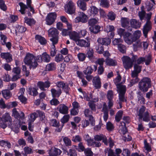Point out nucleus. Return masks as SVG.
I'll use <instances>...</instances> for the list:
<instances>
[{"mask_svg": "<svg viewBox=\"0 0 156 156\" xmlns=\"http://www.w3.org/2000/svg\"><path fill=\"white\" fill-rule=\"evenodd\" d=\"M37 58L35 59V57L32 54L28 53L24 59V62L27 65L29 66L31 69H34L37 66Z\"/></svg>", "mask_w": 156, "mask_h": 156, "instance_id": "nucleus-1", "label": "nucleus"}, {"mask_svg": "<svg viewBox=\"0 0 156 156\" xmlns=\"http://www.w3.org/2000/svg\"><path fill=\"white\" fill-rule=\"evenodd\" d=\"M139 87L142 91L146 92L151 86V79L147 77L143 78L139 83Z\"/></svg>", "mask_w": 156, "mask_h": 156, "instance_id": "nucleus-2", "label": "nucleus"}, {"mask_svg": "<svg viewBox=\"0 0 156 156\" xmlns=\"http://www.w3.org/2000/svg\"><path fill=\"white\" fill-rule=\"evenodd\" d=\"M2 122H8L9 125L11 126V128L13 129H17L18 128L19 126L18 123H15V121L14 122V124L12 125V120L11 117L10 116L9 114L8 113H5L0 118Z\"/></svg>", "mask_w": 156, "mask_h": 156, "instance_id": "nucleus-3", "label": "nucleus"}, {"mask_svg": "<svg viewBox=\"0 0 156 156\" xmlns=\"http://www.w3.org/2000/svg\"><path fill=\"white\" fill-rule=\"evenodd\" d=\"M145 108L143 106H142L137 113V116H139V120L143 119L144 121L148 122L149 120V114L147 111L145 112Z\"/></svg>", "mask_w": 156, "mask_h": 156, "instance_id": "nucleus-4", "label": "nucleus"}, {"mask_svg": "<svg viewBox=\"0 0 156 156\" xmlns=\"http://www.w3.org/2000/svg\"><path fill=\"white\" fill-rule=\"evenodd\" d=\"M152 15L151 12L147 14L146 18L147 19V22L144 27L143 29V33L145 37L147 36L148 32L151 29V22L150 21Z\"/></svg>", "mask_w": 156, "mask_h": 156, "instance_id": "nucleus-5", "label": "nucleus"}, {"mask_svg": "<svg viewBox=\"0 0 156 156\" xmlns=\"http://www.w3.org/2000/svg\"><path fill=\"white\" fill-rule=\"evenodd\" d=\"M48 33L52 37L50 39V40L52 42V44H57L58 41V33L57 30L55 28H51L48 30Z\"/></svg>", "mask_w": 156, "mask_h": 156, "instance_id": "nucleus-6", "label": "nucleus"}, {"mask_svg": "<svg viewBox=\"0 0 156 156\" xmlns=\"http://www.w3.org/2000/svg\"><path fill=\"white\" fill-rule=\"evenodd\" d=\"M27 4V6L26 5L22 2H20L19 5L20 7V9L19 11L22 14H24L25 13V9L27 8L28 7L30 8V11L32 12L33 13H34V8L31 6V0H26Z\"/></svg>", "mask_w": 156, "mask_h": 156, "instance_id": "nucleus-7", "label": "nucleus"}, {"mask_svg": "<svg viewBox=\"0 0 156 156\" xmlns=\"http://www.w3.org/2000/svg\"><path fill=\"white\" fill-rule=\"evenodd\" d=\"M65 12L69 14H72L75 13L76 7L74 3L71 0L69 1L64 6Z\"/></svg>", "mask_w": 156, "mask_h": 156, "instance_id": "nucleus-8", "label": "nucleus"}, {"mask_svg": "<svg viewBox=\"0 0 156 156\" xmlns=\"http://www.w3.org/2000/svg\"><path fill=\"white\" fill-rule=\"evenodd\" d=\"M122 60L124 67L126 69H129L132 67L133 63L131 58L128 56H125L122 58Z\"/></svg>", "mask_w": 156, "mask_h": 156, "instance_id": "nucleus-9", "label": "nucleus"}, {"mask_svg": "<svg viewBox=\"0 0 156 156\" xmlns=\"http://www.w3.org/2000/svg\"><path fill=\"white\" fill-rule=\"evenodd\" d=\"M88 17L83 12H78V16L75 20V23L81 22L85 23L87 21Z\"/></svg>", "mask_w": 156, "mask_h": 156, "instance_id": "nucleus-10", "label": "nucleus"}, {"mask_svg": "<svg viewBox=\"0 0 156 156\" xmlns=\"http://www.w3.org/2000/svg\"><path fill=\"white\" fill-rule=\"evenodd\" d=\"M124 38L125 41L129 44H131L136 41V38L133 35L129 32H126L124 34Z\"/></svg>", "mask_w": 156, "mask_h": 156, "instance_id": "nucleus-11", "label": "nucleus"}, {"mask_svg": "<svg viewBox=\"0 0 156 156\" xmlns=\"http://www.w3.org/2000/svg\"><path fill=\"white\" fill-rule=\"evenodd\" d=\"M56 17V14L54 12H51L48 14L45 19L47 24L50 25L55 22Z\"/></svg>", "mask_w": 156, "mask_h": 156, "instance_id": "nucleus-12", "label": "nucleus"}, {"mask_svg": "<svg viewBox=\"0 0 156 156\" xmlns=\"http://www.w3.org/2000/svg\"><path fill=\"white\" fill-rule=\"evenodd\" d=\"M37 61L38 62H48L50 61V55L46 52L43 53L41 55H38L37 57Z\"/></svg>", "mask_w": 156, "mask_h": 156, "instance_id": "nucleus-13", "label": "nucleus"}, {"mask_svg": "<svg viewBox=\"0 0 156 156\" xmlns=\"http://www.w3.org/2000/svg\"><path fill=\"white\" fill-rule=\"evenodd\" d=\"M119 89H117V91L119 93V101L124 102L126 101V99L125 98V94L126 91V87H124L120 88L119 86H118Z\"/></svg>", "mask_w": 156, "mask_h": 156, "instance_id": "nucleus-14", "label": "nucleus"}, {"mask_svg": "<svg viewBox=\"0 0 156 156\" xmlns=\"http://www.w3.org/2000/svg\"><path fill=\"white\" fill-rule=\"evenodd\" d=\"M51 83L47 80L44 82L42 81H39L37 83V86L41 90H45V88H48L50 86Z\"/></svg>", "mask_w": 156, "mask_h": 156, "instance_id": "nucleus-15", "label": "nucleus"}, {"mask_svg": "<svg viewBox=\"0 0 156 156\" xmlns=\"http://www.w3.org/2000/svg\"><path fill=\"white\" fill-rule=\"evenodd\" d=\"M12 115L17 119H23L24 118V114L22 112H19L16 110V109L14 108L12 111Z\"/></svg>", "mask_w": 156, "mask_h": 156, "instance_id": "nucleus-16", "label": "nucleus"}, {"mask_svg": "<svg viewBox=\"0 0 156 156\" xmlns=\"http://www.w3.org/2000/svg\"><path fill=\"white\" fill-rule=\"evenodd\" d=\"M76 44L82 47H88L90 46V41L88 40L79 39L77 41Z\"/></svg>", "mask_w": 156, "mask_h": 156, "instance_id": "nucleus-17", "label": "nucleus"}, {"mask_svg": "<svg viewBox=\"0 0 156 156\" xmlns=\"http://www.w3.org/2000/svg\"><path fill=\"white\" fill-rule=\"evenodd\" d=\"M94 139L95 140L98 141L102 140L103 142L105 145H107L108 144V142L106 137L105 135L103 134L100 135H97L95 136L94 137Z\"/></svg>", "mask_w": 156, "mask_h": 156, "instance_id": "nucleus-18", "label": "nucleus"}, {"mask_svg": "<svg viewBox=\"0 0 156 156\" xmlns=\"http://www.w3.org/2000/svg\"><path fill=\"white\" fill-rule=\"evenodd\" d=\"M69 37L70 39L74 41L76 43L80 39L78 33L74 31H71L69 33Z\"/></svg>", "mask_w": 156, "mask_h": 156, "instance_id": "nucleus-19", "label": "nucleus"}, {"mask_svg": "<svg viewBox=\"0 0 156 156\" xmlns=\"http://www.w3.org/2000/svg\"><path fill=\"white\" fill-rule=\"evenodd\" d=\"M0 38L2 44L3 45H5L6 47L8 49H9L11 48V43L9 42L6 43V37L4 35L0 34Z\"/></svg>", "mask_w": 156, "mask_h": 156, "instance_id": "nucleus-20", "label": "nucleus"}, {"mask_svg": "<svg viewBox=\"0 0 156 156\" xmlns=\"http://www.w3.org/2000/svg\"><path fill=\"white\" fill-rule=\"evenodd\" d=\"M130 24L131 27L135 29H137L140 27L141 23L139 20L136 19H132L130 21Z\"/></svg>", "mask_w": 156, "mask_h": 156, "instance_id": "nucleus-21", "label": "nucleus"}, {"mask_svg": "<svg viewBox=\"0 0 156 156\" xmlns=\"http://www.w3.org/2000/svg\"><path fill=\"white\" fill-rule=\"evenodd\" d=\"M139 73L135 71H132L131 72V77L132 79L131 80V83L134 84L137 83L139 80L138 78V74Z\"/></svg>", "mask_w": 156, "mask_h": 156, "instance_id": "nucleus-22", "label": "nucleus"}, {"mask_svg": "<svg viewBox=\"0 0 156 156\" xmlns=\"http://www.w3.org/2000/svg\"><path fill=\"white\" fill-rule=\"evenodd\" d=\"M58 111L61 113L66 114L68 113V108L64 104H60L58 107Z\"/></svg>", "mask_w": 156, "mask_h": 156, "instance_id": "nucleus-23", "label": "nucleus"}, {"mask_svg": "<svg viewBox=\"0 0 156 156\" xmlns=\"http://www.w3.org/2000/svg\"><path fill=\"white\" fill-rule=\"evenodd\" d=\"M93 111H91L89 108H86L85 109L84 111V113L85 116L89 118V120L93 122L94 118L92 115Z\"/></svg>", "mask_w": 156, "mask_h": 156, "instance_id": "nucleus-24", "label": "nucleus"}, {"mask_svg": "<svg viewBox=\"0 0 156 156\" xmlns=\"http://www.w3.org/2000/svg\"><path fill=\"white\" fill-rule=\"evenodd\" d=\"M0 56L2 58L5 59L7 62H10L12 60V55L9 53H1Z\"/></svg>", "mask_w": 156, "mask_h": 156, "instance_id": "nucleus-25", "label": "nucleus"}, {"mask_svg": "<svg viewBox=\"0 0 156 156\" xmlns=\"http://www.w3.org/2000/svg\"><path fill=\"white\" fill-rule=\"evenodd\" d=\"M61 152H62L60 149L54 147L49 151V156H57V155H60Z\"/></svg>", "mask_w": 156, "mask_h": 156, "instance_id": "nucleus-26", "label": "nucleus"}, {"mask_svg": "<svg viewBox=\"0 0 156 156\" xmlns=\"http://www.w3.org/2000/svg\"><path fill=\"white\" fill-rule=\"evenodd\" d=\"M93 85L96 88H99L101 86V83L100 78L98 76L94 77L93 80Z\"/></svg>", "mask_w": 156, "mask_h": 156, "instance_id": "nucleus-27", "label": "nucleus"}, {"mask_svg": "<svg viewBox=\"0 0 156 156\" xmlns=\"http://www.w3.org/2000/svg\"><path fill=\"white\" fill-rule=\"evenodd\" d=\"M98 42L101 44L108 45L111 43V40L109 38H99L97 40Z\"/></svg>", "mask_w": 156, "mask_h": 156, "instance_id": "nucleus-28", "label": "nucleus"}, {"mask_svg": "<svg viewBox=\"0 0 156 156\" xmlns=\"http://www.w3.org/2000/svg\"><path fill=\"white\" fill-rule=\"evenodd\" d=\"M118 76H117L116 78L114 80V82L115 84L116 85L117 89H118L119 88L118 86H119L120 88H122L123 86L126 87L124 85H123L122 83H118L121 80V77L120 75L119 74V73L118 72Z\"/></svg>", "mask_w": 156, "mask_h": 156, "instance_id": "nucleus-29", "label": "nucleus"}, {"mask_svg": "<svg viewBox=\"0 0 156 156\" xmlns=\"http://www.w3.org/2000/svg\"><path fill=\"white\" fill-rule=\"evenodd\" d=\"M52 96L53 98H58L62 93V91L61 89H59L58 90L54 88H52L51 90Z\"/></svg>", "mask_w": 156, "mask_h": 156, "instance_id": "nucleus-30", "label": "nucleus"}, {"mask_svg": "<svg viewBox=\"0 0 156 156\" xmlns=\"http://www.w3.org/2000/svg\"><path fill=\"white\" fill-rule=\"evenodd\" d=\"M77 5L82 10L84 11L86 10V4L85 2L83 0H79L77 2Z\"/></svg>", "mask_w": 156, "mask_h": 156, "instance_id": "nucleus-31", "label": "nucleus"}, {"mask_svg": "<svg viewBox=\"0 0 156 156\" xmlns=\"http://www.w3.org/2000/svg\"><path fill=\"white\" fill-rule=\"evenodd\" d=\"M89 11L90 16H94L98 15V9L95 6H92L90 7Z\"/></svg>", "mask_w": 156, "mask_h": 156, "instance_id": "nucleus-32", "label": "nucleus"}, {"mask_svg": "<svg viewBox=\"0 0 156 156\" xmlns=\"http://www.w3.org/2000/svg\"><path fill=\"white\" fill-rule=\"evenodd\" d=\"M130 20L127 18H122L121 22L122 26L123 27H126L129 26Z\"/></svg>", "mask_w": 156, "mask_h": 156, "instance_id": "nucleus-33", "label": "nucleus"}, {"mask_svg": "<svg viewBox=\"0 0 156 156\" xmlns=\"http://www.w3.org/2000/svg\"><path fill=\"white\" fill-rule=\"evenodd\" d=\"M105 156H117L113 151L109 148H107L104 151Z\"/></svg>", "mask_w": 156, "mask_h": 156, "instance_id": "nucleus-34", "label": "nucleus"}, {"mask_svg": "<svg viewBox=\"0 0 156 156\" xmlns=\"http://www.w3.org/2000/svg\"><path fill=\"white\" fill-rule=\"evenodd\" d=\"M27 90L29 94L34 96L37 95L38 94L37 90L35 87H30Z\"/></svg>", "mask_w": 156, "mask_h": 156, "instance_id": "nucleus-35", "label": "nucleus"}, {"mask_svg": "<svg viewBox=\"0 0 156 156\" xmlns=\"http://www.w3.org/2000/svg\"><path fill=\"white\" fill-rule=\"evenodd\" d=\"M100 26L96 25L94 27H91L89 28V30L91 33L96 34L98 33L100 31Z\"/></svg>", "mask_w": 156, "mask_h": 156, "instance_id": "nucleus-36", "label": "nucleus"}, {"mask_svg": "<svg viewBox=\"0 0 156 156\" xmlns=\"http://www.w3.org/2000/svg\"><path fill=\"white\" fill-rule=\"evenodd\" d=\"M105 62L106 64L109 66H114L116 65V62L115 60L109 58H107L105 59Z\"/></svg>", "mask_w": 156, "mask_h": 156, "instance_id": "nucleus-37", "label": "nucleus"}, {"mask_svg": "<svg viewBox=\"0 0 156 156\" xmlns=\"http://www.w3.org/2000/svg\"><path fill=\"white\" fill-rule=\"evenodd\" d=\"M35 38L41 44L44 45L47 43V42L46 39L41 36L36 35Z\"/></svg>", "mask_w": 156, "mask_h": 156, "instance_id": "nucleus-38", "label": "nucleus"}, {"mask_svg": "<svg viewBox=\"0 0 156 156\" xmlns=\"http://www.w3.org/2000/svg\"><path fill=\"white\" fill-rule=\"evenodd\" d=\"M2 94L3 97L6 99H9L11 97V92L8 90H3L2 91Z\"/></svg>", "mask_w": 156, "mask_h": 156, "instance_id": "nucleus-39", "label": "nucleus"}, {"mask_svg": "<svg viewBox=\"0 0 156 156\" xmlns=\"http://www.w3.org/2000/svg\"><path fill=\"white\" fill-rule=\"evenodd\" d=\"M100 2V5L102 7L108 8L110 5L108 1L107 0H99Z\"/></svg>", "mask_w": 156, "mask_h": 156, "instance_id": "nucleus-40", "label": "nucleus"}, {"mask_svg": "<svg viewBox=\"0 0 156 156\" xmlns=\"http://www.w3.org/2000/svg\"><path fill=\"white\" fill-rule=\"evenodd\" d=\"M46 69L48 71H53L55 69L56 65L54 62H51L47 64L46 66Z\"/></svg>", "mask_w": 156, "mask_h": 156, "instance_id": "nucleus-41", "label": "nucleus"}, {"mask_svg": "<svg viewBox=\"0 0 156 156\" xmlns=\"http://www.w3.org/2000/svg\"><path fill=\"white\" fill-rule=\"evenodd\" d=\"M25 19V23L30 26L34 25L36 23V21L33 19H30L26 17Z\"/></svg>", "mask_w": 156, "mask_h": 156, "instance_id": "nucleus-42", "label": "nucleus"}, {"mask_svg": "<svg viewBox=\"0 0 156 156\" xmlns=\"http://www.w3.org/2000/svg\"><path fill=\"white\" fill-rule=\"evenodd\" d=\"M0 145L2 147H5L7 146L9 148H11V144L9 142L2 140L0 141Z\"/></svg>", "mask_w": 156, "mask_h": 156, "instance_id": "nucleus-43", "label": "nucleus"}, {"mask_svg": "<svg viewBox=\"0 0 156 156\" xmlns=\"http://www.w3.org/2000/svg\"><path fill=\"white\" fill-rule=\"evenodd\" d=\"M123 114V112L120 110L116 114L115 117V119L116 122H119L122 119Z\"/></svg>", "mask_w": 156, "mask_h": 156, "instance_id": "nucleus-44", "label": "nucleus"}, {"mask_svg": "<svg viewBox=\"0 0 156 156\" xmlns=\"http://www.w3.org/2000/svg\"><path fill=\"white\" fill-rule=\"evenodd\" d=\"M137 94L138 101H140L141 103L144 104V103L145 99L143 97L142 93L139 91L138 92Z\"/></svg>", "mask_w": 156, "mask_h": 156, "instance_id": "nucleus-45", "label": "nucleus"}, {"mask_svg": "<svg viewBox=\"0 0 156 156\" xmlns=\"http://www.w3.org/2000/svg\"><path fill=\"white\" fill-rule=\"evenodd\" d=\"M98 18H92L90 19L88 21L89 25L93 27V26L96 24L98 22Z\"/></svg>", "mask_w": 156, "mask_h": 156, "instance_id": "nucleus-46", "label": "nucleus"}, {"mask_svg": "<svg viewBox=\"0 0 156 156\" xmlns=\"http://www.w3.org/2000/svg\"><path fill=\"white\" fill-rule=\"evenodd\" d=\"M88 105L89 107L91 109V111L93 112H95L96 111V105L93 101H90L88 103Z\"/></svg>", "mask_w": 156, "mask_h": 156, "instance_id": "nucleus-47", "label": "nucleus"}, {"mask_svg": "<svg viewBox=\"0 0 156 156\" xmlns=\"http://www.w3.org/2000/svg\"><path fill=\"white\" fill-rule=\"evenodd\" d=\"M119 50L121 53H125L126 52V47L123 44H119L118 46Z\"/></svg>", "mask_w": 156, "mask_h": 156, "instance_id": "nucleus-48", "label": "nucleus"}, {"mask_svg": "<svg viewBox=\"0 0 156 156\" xmlns=\"http://www.w3.org/2000/svg\"><path fill=\"white\" fill-rule=\"evenodd\" d=\"M144 62L146 65H148L151 60V56L150 55H146L144 57Z\"/></svg>", "mask_w": 156, "mask_h": 156, "instance_id": "nucleus-49", "label": "nucleus"}, {"mask_svg": "<svg viewBox=\"0 0 156 156\" xmlns=\"http://www.w3.org/2000/svg\"><path fill=\"white\" fill-rule=\"evenodd\" d=\"M120 124L122 128L121 129V131L123 134H125L127 132V129L126 126V124L125 122H121Z\"/></svg>", "mask_w": 156, "mask_h": 156, "instance_id": "nucleus-50", "label": "nucleus"}, {"mask_svg": "<svg viewBox=\"0 0 156 156\" xmlns=\"http://www.w3.org/2000/svg\"><path fill=\"white\" fill-rule=\"evenodd\" d=\"M63 140L66 146H69L71 145V142L70 140L66 137H62Z\"/></svg>", "mask_w": 156, "mask_h": 156, "instance_id": "nucleus-51", "label": "nucleus"}, {"mask_svg": "<svg viewBox=\"0 0 156 156\" xmlns=\"http://www.w3.org/2000/svg\"><path fill=\"white\" fill-rule=\"evenodd\" d=\"M93 70L91 66H88L86 70H84L83 72L86 75H90L92 73Z\"/></svg>", "mask_w": 156, "mask_h": 156, "instance_id": "nucleus-52", "label": "nucleus"}, {"mask_svg": "<svg viewBox=\"0 0 156 156\" xmlns=\"http://www.w3.org/2000/svg\"><path fill=\"white\" fill-rule=\"evenodd\" d=\"M84 138L87 141L88 145L92 142L93 141V139H91L88 134L85 135L84 136Z\"/></svg>", "mask_w": 156, "mask_h": 156, "instance_id": "nucleus-53", "label": "nucleus"}, {"mask_svg": "<svg viewBox=\"0 0 156 156\" xmlns=\"http://www.w3.org/2000/svg\"><path fill=\"white\" fill-rule=\"evenodd\" d=\"M106 128L108 131H112L114 128L113 124L110 122H108L106 124Z\"/></svg>", "mask_w": 156, "mask_h": 156, "instance_id": "nucleus-54", "label": "nucleus"}, {"mask_svg": "<svg viewBox=\"0 0 156 156\" xmlns=\"http://www.w3.org/2000/svg\"><path fill=\"white\" fill-rule=\"evenodd\" d=\"M105 30L107 32H112L114 30V27L112 25H107L105 28Z\"/></svg>", "mask_w": 156, "mask_h": 156, "instance_id": "nucleus-55", "label": "nucleus"}, {"mask_svg": "<svg viewBox=\"0 0 156 156\" xmlns=\"http://www.w3.org/2000/svg\"><path fill=\"white\" fill-rule=\"evenodd\" d=\"M144 148H145L146 150H147V153H148L151 150V147L149 144L147 143L146 140H144Z\"/></svg>", "mask_w": 156, "mask_h": 156, "instance_id": "nucleus-56", "label": "nucleus"}, {"mask_svg": "<svg viewBox=\"0 0 156 156\" xmlns=\"http://www.w3.org/2000/svg\"><path fill=\"white\" fill-rule=\"evenodd\" d=\"M108 19L111 20H114L115 18V13L112 12H110L108 15Z\"/></svg>", "mask_w": 156, "mask_h": 156, "instance_id": "nucleus-57", "label": "nucleus"}, {"mask_svg": "<svg viewBox=\"0 0 156 156\" xmlns=\"http://www.w3.org/2000/svg\"><path fill=\"white\" fill-rule=\"evenodd\" d=\"M122 42V40L121 38H115L112 41V43L114 45H118L119 44H121L120 43Z\"/></svg>", "mask_w": 156, "mask_h": 156, "instance_id": "nucleus-58", "label": "nucleus"}, {"mask_svg": "<svg viewBox=\"0 0 156 156\" xmlns=\"http://www.w3.org/2000/svg\"><path fill=\"white\" fill-rule=\"evenodd\" d=\"M142 66L137 64H135L134 66V71L140 73L141 70Z\"/></svg>", "mask_w": 156, "mask_h": 156, "instance_id": "nucleus-59", "label": "nucleus"}, {"mask_svg": "<svg viewBox=\"0 0 156 156\" xmlns=\"http://www.w3.org/2000/svg\"><path fill=\"white\" fill-rule=\"evenodd\" d=\"M63 57L62 54H58L55 58V60L57 62H59L63 60Z\"/></svg>", "mask_w": 156, "mask_h": 156, "instance_id": "nucleus-60", "label": "nucleus"}, {"mask_svg": "<svg viewBox=\"0 0 156 156\" xmlns=\"http://www.w3.org/2000/svg\"><path fill=\"white\" fill-rule=\"evenodd\" d=\"M107 97L108 100L113 99L114 97L113 92L112 90H108L107 93Z\"/></svg>", "mask_w": 156, "mask_h": 156, "instance_id": "nucleus-61", "label": "nucleus"}, {"mask_svg": "<svg viewBox=\"0 0 156 156\" xmlns=\"http://www.w3.org/2000/svg\"><path fill=\"white\" fill-rule=\"evenodd\" d=\"M69 118V115H65L61 119V122L63 124L65 123L68 121Z\"/></svg>", "mask_w": 156, "mask_h": 156, "instance_id": "nucleus-62", "label": "nucleus"}, {"mask_svg": "<svg viewBox=\"0 0 156 156\" xmlns=\"http://www.w3.org/2000/svg\"><path fill=\"white\" fill-rule=\"evenodd\" d=\"M87 33V30L85 29L79 31L78 33V34L79 35L80 38L85 36L86 35Z\"/></svg>", "mask_w": 156, "mask_h": 156, "instance_id": "nucleus-63", "label": "nucleus"}, {"mask_svg": "<svg viewBox=\"0 0 156 156\" xmlns=\"http://www.w3.org/2000/svg\"><path fill=\"white\" fill-rule=\"evenodd\" d=\"M84 153L85 154V156H92L93 153L91 149L89 148L85 149L84 150Z\"/></svg>", "mask_w": 156, "mask_h": 156, "instance_id": "nucleus-64", "label": "nucleus"}]
</instances>
